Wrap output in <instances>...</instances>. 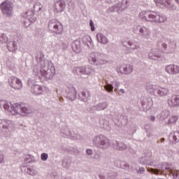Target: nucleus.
Returning <instances> with one entry per match:
<instances>
[{"mask_svg": "<svg viewBox=\"0 0 179 179\" xmlns=\"http://www.w3.org/2000/svg\"><path fill=\"white\" fill-rule=\"evenodd\" d=\"M33 156L31 155H27V157L25 158V162L27 163H31L32 160H33Z\"/></svg>", "mask_w": 179, "mask_h": 179, "instance_id": "obj_40", "label": "nucleus"}, {"mask_svg": "<svg viewBox=\"0 0 179 179\" xmlns=\"http://www.w3.org/2000/svg\"><path fill=\"white\" fill-rule=\"evenodd\" d=\"M120 69L122 73H125L127 75L128 73H132V71H134V67H132V66L129 64H124L123 66H121Z\"/></svg>", "mask_w": 179, "mask_h": 179, "instance_id": "obj_19", "label": "nucleus"}, {"mask_svg": "<svg viewBox=\"0 0 179 179\" xmlns=\"http://www.w3.org/2000/svg\"><path fill=\"white\" fill-rule=\"evenodd\" d=\"M168 104L170 107H178L179 95H173L169 99H168Z\"/></svg>", "mask_w": 179, "mask_h": 179, "instance_id": "obj_16", "label": "nucleus"}, {"mask_svg": "<svg viewBox=\"0 0 179 179\" xmlns=\"http://www.w3.org/2000/svg\"><path fill=\"white\" fill-rule=\"evenodd\" d=\"M167 93H169V90H167V88H161L158 91V94H159V96H166Z\"/></svg>", "mask_w": 179, "mask_h": 179, "instance_id": "obj_33", "label": "nucleus"}, {"mask_svg": "<svg viewBox=\"0 0 179 179\" xmlns=\"http://www.w3.org/2000/svg\"><path fill=\"white\" fill-rule=\"evenodd\" d=\"M11 115H14V117H16V115H21L22 117H26L27 115V113H11Z\"/></svg>", "mask_w": 179, "mask_h": 179, "instance_id": "obj_39", "label": "nucleus"}, {"mask_svg": "<svg viewBox=\"0 0 179 179\" xmlns=\"http://www.w3.org/2000/svg\"><path fill=\"white\" fill-rule=\"evenodd\" d=\"M45 66V63L44 62H41L38 65H36L33 68V73L38 78H43L44 73V67Z\"/></svg>", "mask_w": 179, "mask_h": 179, "instance_id": "obj_9", "label": "nucleus"}, {"mask_svg": "<svg viewBox=\"0 0 179 179\" xmlns=\"http://www.w3.org/2000/svg\"><path fill=\"white\" fill-rule=\"evenodd\" d=\"M140 164H144L145 166H147L148 164V157L143 156L141 157L139 160H138Z\"/></svg>", "mask_w": 179, "mask_h": 179, "instance_id": "obj_30", "label": "nucleus"}, {"mask_svg": "<svg viewBox=\"0 0 179 179\" xmlns=\"http://www.w3.org/2000/svg\"><path fill=\"white\" fill-rule=\"evenodd\" d=\"M148 118L150 120V121H155V120H156L155 116H149Z\"/></svg>", "mask_w": 179, "mask_h": 179, "instance_id": "obj_47", "label": "nucleus"}, {"mask_svg": "<svg viewBox=\"0 0 179 179\" xmlns=\"http://www.w3.org/2000/svg\"><path fill=\"white\" fill-rule=\"evenodd\" d=\"M112 146L115 150H118L119 152H124L128 149V145L122 141H115L113 142Z\"/></svg>", "mask_w": 179, "mask_h": 179, "instance_id": "obj_10", "label": "nucleus"}, {"mask_svg": "<svg viewBox=\"0 0 179 179\" xmlns=\"http://www.w3.org/2000/svg\"><path fill=\"white\" fill-rule=\"evenodd\" d=\"M94 72V69L90 66L84 67V75H92Z\"/></svg>", "mask_w": 179, "mask_h": 179, "instance_id": "obj_26", "label": "nucleus"}, {"mask_svg": "<svg viewBox=\"0 0 179 179\" xmlns=\"http://www.w3.org/2000/svg\"><path fill=\"white\" fill-rule=\"evenodd\" d=\"M137 30H138L139 33H141V36H143L144 38H149V37H150V30L145 27L138 25Z\"/></svg>", "mask_w": 179, "mask_h": 179, "instance_id": "obj_12", "label": "nucleus"}, {"mask_svg": "<svg viewBox=\"0 0 179 179\" xmlns=\"http://www.w3.org/2000/svg\"><path fill=\"white\" fill-rule=\"evenodd\" d=\"M0 8L3 15H5L6 17H11L13 15V7L9 1H4L1 3Z\"/></svg>", "mask_w": 179, "mask_h": 179, "instance_id": "obj_6", "label": "nucleus"}, {"mask_svg": "<svg viewBox=\"0 0 179 179\" xmlns=\"http://www.w3.org/2000/svg\"><path fill=\"white\" fill-rule=\"evenodd\" d=\"M129 45H130V48L131 50H137L139 48V43L138 42H128Z\"/></svg>", "mask_w": 179, "mask_h": 179, "instance_id": "obj_29", "label": "nucleus"}, {"mask_svg": "<svg viewBox=\"0 0 179 179\" xmlns=\"http://www.w3.org/2000/svg\"><path fill=\"white\" fill-rule=\"evenodd\" d=\"M76 75H85V67L78 66L75 68Z\"/></svg>", "mask_w": 179, "mask_h": 179, "instance_id": "obj_28", "label": "nucleus"}, {"mask_svg": "<svg viewBox=\"0 0 179 179\" xmlns=\"http://www.w3.org/2000/svg\"><path fill=\"white\" fill-rule=\"evenodd\" d=\"M162 46L163 47V48H164V50H166V48H167V44H166V43H162Z\"/></svg>", "mask_w": 179, "mask_h": 179, "instance_id": "obj_48", "label": "nucleus"}, {"mask_svg": "<svg viewBox=\"0 0 179 179\" xmlns=\"http://www.w3.org/2000/svg\"><path fill=\"white\" fill-rule=\"evenodd\" d=\"M24 171L26 174L29 176H36V171L31 168L24 167Z\"/></svg>", "mask_w": 179, "mask_h": 179, "instance_id": "obj_27", "label": "nucleus"}, {"mask_svg": "<svg viewBox=\"0 0 179 179\" xmlns=\"http://www.w3.org/2000/svg\"><path fill=\"white\" fill-rule=\"evenodd\" d=\"M0 104H3V108H4V110H6V111H9L10 106H9V103H8V101H6L5 100H1V101H0Z\"/></svg>", "mask_w": 179, "mask_h": 179, "instance_id": "obj_32", "label": "nucleus"}, {"mask_svg": "<svg viewBox=\"0 0 179 179\" xmlns=\"http://www.w3.org/2000/svg\"><path fill=\"white\" fill-rule=\"evenodd\" d=\"M48 29L56 34H62V32L64 31V27H62V24H61L59 21L55 19L49 21Z\"/></svg>", "mask_w": 179, "mask_h": 179, "instance_id": "obj_5", "label": "nucleus"}, {"mask_svg": "<svg viewBox=\"0 0 179 179\" xmlns=\"http://www.w3.org/2000/svg\"><path fill=\"white\" fill-rule=\"evenodd\" d=\"M148 171L155 176H169L171 174L173 179H179V170H173L171 167H161L159 169L148 168Z\"/></svg>", "mask_w": 179, "mask_h": 179, "instance_id": "obj_2", "label": "nucleus"}, {"mask_svg": "<svg viewBox=\"0 0 179 179\" xmlns=\"http://www.w3.org/2000/svg\"><path fill=\"white\" fill-rule=\"evenodd\" d=\"M1 179V178H0Z\"/></svg>", "mask_w": 179, "mask_h": 179, "instance_id": "obj_56", "label": "nucleus"}, {"mask_svg": "<svg viewBox=\"0 0 179 179\" xmlns=\"http://www.w3.org/2000/svg\"><path fill=\"white\" fill-rule=\"evenodd\" d=\"M86 153H87L90 156H92V155H93V151L92 149L88 148L86 150Z\"/></svg>", "mask_w": 179, "mask_h": 179, "instance_id": "obj_44", "label": "nucleus"}, {"mask_svg": "<svg viewBox=\"0 0 179 179\" xmlns=\"http://www.w3.org/2000/svg\"><path fill=\"white\" fill-rule=\"evenodd\" d=\"M115 85H116L117 87H119L120 86V83H116Z\"/></svg>", "mask_w": 179, "mask_h": 179, "instance_id": "obj_52", "label": "nucleus"}, {"mask_svg": "<svg viewBox=\"0 0 179 179\" xmlns=\"http://www.w3.org/2000/svg\"><path fill=\"white\" fill-rule=\"evenodd\" d=\"M88 61L91 65L95 66H101L107 64V60L103 59V55L100 52H91L88 57Z\"/></svg>", "mask_w": 179, "mask_h": 179, "instance_id": "obj_4", "label": "nucleus"}, {"mask_svg": "<svg viewBox=\"0 0 179 179\" xmlns=\"http://www.w3.org/2000/svg\"><path fill=\"white\" fill-rule=\"evenodd\" d=\"M12 45L13 47L10 45H7V48L9 51L13 52V51H16L17 50V45H16V43L13 42Z\"/></svg>", "mask_w": 179, "mask_h": 179, "instance_id": "obj_31", "label": "nucleus"}, {"mask_svg": "<svg viewBox=\"0 0 179 179\" xmlns=\"http://www.w3.org/2000/svg\"><path fill=\"white\" fill-rule=\"evenodd\" d=\"M0 129H6L8 132H13L16 127L11 120L3 119L0 120Z\"/></svg>", "mask_w": 179, "mask_h": 179, "instance_id": "obj_8", "label": "nucleus"}, {"mask_svg": "<svg viewBox=\"0 0 179 179\" xmlns=\"http://www.w3.org/2000/svg\"><path fill=\"white\" fill-rule=\"evenodd\" d=\"M115 92H117V89H115Z\"/></svg>", "mask_w": 179, "mask_h": 179, "instance_id": "obj_54", "label": "nucleus"}, {"mask_svg": "<svg viewBox=\"0 0 179 179\" xmlns=\"http://www.w3.org/2000/svg\"><path fill=\"white\" fill-rule=\"evenodd\" d=\"M55 73V70H54L53 73L51 70H44L43 77L45 78V79H52L54 78V74Z\"/></svg>", "mask_w": 179, "mask_h": 179, "instance_id": "obj_23", "label": "nucleus"}, {"mask_svg": "<svg viewBox=\"0 0 179 179\" xmlns=\"http://www.w3.org/2000/svg\"><path fill=\"white\" fill-rule=\"evenodd\" d=\"M65 6H66L65 1L62 0L57 1L55 4V10L57 12V13H61V12H64Z\"/></svg>", "mask_w": 179, "mask_h": 179, "instance_id": "obj_14", "label": "nucleus"}, {"mask_svg": "<svg viewBox=\"0 0 179 179\" xmlns=\"http://www.w3.org/2000/svg\"><path fill=\"white\" fill-rule=\"evenodd\" d=\"M61 134H63V135H66V136H69L71 139H73V141H76V139H80V135L78 134H72V131H71V129L69 128H66V130L64 131H62Z\"/></svg>", "mask_w": 179, "mask_h": 179, "instance_id": "obj_13", "label": "nucleus"}, {"mask_svg": "<svg viewBox=\"0 0 179 179\" xmlns=\"http://www.w3.org/2000/svg\"><path fill=\"white\" fill-rule=\"evenodd\" d=\"M2 163H5V157L3 154H0V164Z\"/></svg>", "mask_w": 179, "mask_h": 179, "instance_id": "obj_42", "label": "nucleus"}, {"mask_svg": "<svg viewBox=\"0 0 179 179\" xmlns=\"http://www.w3.org/2000/svg\"><path fill=\"white\" fill-rule=\"evenodd\" d=\"M120 92H121V93H125V91L124 90V89H120Z\"/></svg>", "mask_w": 179, "mask_h": 179, "instance_id": "obj_50", "label": "nucleus"}, {"mask_svg": "<svg viewBox=\"0 0 179 179\" xmlns=\"http://www.w3.org/2000/svg\"><path fill=\"white\" fill-rule=\"evenodd\" d=\"M90 26L91 27L92 31H94L95 28H94V23L93 22V20H90Z\"/></svg>", "mask_w": 179, "mask_h": 179, "instance_id": "obj_41", "label": "nucleus"}, {"mask_svg": "<svg viewBox=\"0 0 179 179\" xmlns=\"http://www.w3.org/2000/svg\"><path fill=\"white\" fill-rule=\"evenodd\" d=\"M170 138H173V143H178L179 142V132L178 131H173L170 134Z\"/></svg>", "mask_w": 179, "mask_h": 179, "instance_id": "obj_24", "label": "nucleus"}, {"mask_svg": "<svg viewBox=\"0 0 179 179\" xmlns=\"http://www.w3.org/2000/svg\"><path fill=\"white\" fill-rule=\"evenodd\" d=\"M69 153H70V155H79V150L77 148H70L69 149Z\"/></svg>", "mask_w": 179, "mask_h": 179, "instance_id": "obj_34", "label": "nucleus"}, {"mask_svg": "<svg viewBox=\"0 0 179 179\" xmlns=\"http://www.w3.org/2000/svg\"><path fill=\"white\" fill-rule=\"evenodd\" d=\"M127 117H126V122H127Z\"/></svg>", "mask_w": 179, "mask_h": 179, "instance_id": "obj_55", "label": "nucleus"}, {"mask_svg": "<svg viewBox=\"0 0 179 179\" xmlns=\"http://www.w3.org/2000/svg\"><path fill=\"white\" fill-rule=\"evenodd\" d=\"M179 4V0H175Z\"/></svg>", "mask_w": 179, "mask_h": 179, "instance_id": "obj_53", "label": "nucleus"}, {"mask_svg": "<svg viewBox=\"0 0 179 179\" xmlns=\"http://www.w3.org/2000/svg\"><path fill=\"white\" fill-rule=\"evenodd\" d=\"M62 166L63 169H69L71 167V159L65 158L62 161Z\"/></svg>", "mask_w": 179, "mask_h": 179, "instance_id": "obj_25", "label": "nucleus"}, {"mask_svg": "<svg viewBox=\"0 0 179 179\" xmlns=\"http://www.w3.org/2000/svg\"><path fill=\"white\" fill-rule=\"evenodd\" d=\"M11 109H12V110H10V113H12V111H14L15 113H17V111H19V110H20V111H22V113H27V111H28L27 107L23 106L20 103L13 104L11 106Z\"/></svg>", "mask_w": 179, "mask_h": 179, "instance_id": "obj_15", "label": "nucleus"}, {"mask_svg": "<svg viewBox=\"0 0 179 179\" xmlns=\"http://www.w3.org/2000/svg\"><path fill=\"white\" fill-rule=\"evenodd\" d=\"M81 95L83 96V97H87V96L86 95V92L85 91H83L81 92Z\"/></svg>", "mask_w": 179, "mask_h": 179, "instance_id": "obj_46", "label": "nucleus"}, {"mask_svg": "<svg viewBox=\"0 0 179 179\" xmlns=\"http://www.w3.org/2000/svg\"><path fill=\"white\" fill-rule=\"evenodd\" d=\"M94 146L103 150H107L110 146V140L104 135L95 136L92 139Z\"/></svg>", "mask_w": 179, "mask_h": 179, "instance_id": "obj_3", "label": "nucleus"}, {"mask_svg": "<svg viewBox=\"0 0 179 179\" xmlns=\"http://www.w3.org/2000/svg\"><path fill=\"white\" fill-rule=\"evenodd\" d=\"M105 89L107 90V92H113L114 87H113L111 85H108L105 86Z\"/></svg>", "mask_w": 179, "mask_h": 179, "instance_id": "obj_38", "label": "nucleus"}, {"mask_svg": "<svg viewBox=\"0 0 179 179\" xmlns=\"http://www.w3.org/2000/svg\"><path fill=\"white\" fill-rule=\"evenodd\" d=\"M0 41L1 43H8V36L5 34H2L0 36Z\"/></svg>", "mask_w": 179, "mask_h": 179, "instance_id": "obj_35", "label": "nucleus"}, {"mask_svg": "<svg viewBox=\"0 0 179 179\" xmlns=\"http://www.w3.org/2000/svg\"><path fill=\"white\" fill-rule=\"evenodd\" d=\"M137 173H139L140 174H143V173H145V168L140 167Z\"/></svg>", "mask_w": 179, "mask_h": 179, "instance_id": "obj_43", "label": "nucleus"}, {"mask_svg": "<svg viewBox=\"0 0 179 179\" xmlns=\"http://www.w3.org/2000/svg\"><path fill=\"white\" fill-rule=\"evenodd\" d=\"M155 57H156V58H160L162 57V55L157 54L156 55V53H154Z\"/></svg>", "mask_w": 179, "mask_h": 179, "instance_id": "obj_49", "label": "nucleus"}, {"mask_svg": "<svg viewBox=\"0 0 179 179\" xmlns=\"http://www.w3.org/2000/svg\"><path fill=\"white\" fill-rule=\"evenodd\" d=\"M96 38L99 43H101V44H107V43H108V39H107V37L102 34H97Z\"/></svg>", "mask_w": 179, "mask_h": 179, "instance_id": "obj_22", "label": "nucleus"}, {"mask_svg": "<svg viewBox=\"0 0 179 179\" xmlns=\"http://www.w3.org/2000/svg\"><path fill=\"white\" fill-rule=\"evenodd\" d=\"M108 3H115V6L110 7L109 9L110 12H115L121 8V2L120 0H107Z\"/></svg>", "mask_w": 179, "mask_h": 179, "instance_id": "obj_18", "label": "nucleus"}, {"mask_svg": "<svg viewBox=\"0 0 179 179\" xmlns=\"http://www.w3.org/2000/svg\"><path fill=\"white\" fill-rule=\"evenodd\" d=\"M155 2L157 6H167V5H171V0H155Z\"/></svg>", "mask_w": 179, "mask_h": 179, "instance_id": "obj_21", "label": "nucleus"}, {"mask_svg": "<svg viewBox=\"0 0 179 179\" xmlns=\"http://www.w3.org/2000/svg\"><path fill=\"white\" fill-rule=\"evenodd\" d=\"M140 16L142 20H145V22H151L152 23H164L166 20H167V17L161 14L159 12H148V11H142L140 13Z\"/></svg>", "mask_w": 179, "mask_h": 179, "instance_id": "obj_1", "label": "nucleus"}, {"mask_svg": "<svg viewBox=\"0 0 179 179\" xmlns=\"http://www.w3.org/2000/svg\"><path fill=\"white\" fill-rule=\"evenodd\" d=\"M41 159L43 162H47L48 159V154L43 152L41 155Z\"/></svg>", "mask_w": 179, "mask_h": 179, "instance_id": "obj_37", "label": "nucleus"}, {"mask_svg": "<svg viewBox=\"0 0 179 179\" xmlns=\"http://www.w3.org/2000/svg\"><path fill=\"white\" fill-rule=\"evenodd\" d=\"M99 127L102 128V129H105V131H110V128L108 125V121L104 119L99 120Z\"/></svg>", "mask_w": 179, "mask_h": 179, "instance_id": "obj_20", "label": "nucleus"}, {"mask_svg": "<svg viewBox=\"0 0 179 179\" xmlns=\"http://www.w3.org/2000/svg\"><path fill=\"white\" fill-rule=\"evenodd\" d=\"M178 120V117L176 115L172 116L169 118V124H176Z\"/></svg>", "mask_w": 179, "mask_h": 179, "instance_id": "obj_36", "label": "nucleus"}, {"mask_svg": "<svg viewBox=\"0 0 179 179\" xmlns=\"http://www.w3.org/2000/svg\"><path fill=\"white\" fill-rule=\"evenodd\" d=\"M31 93L35 94L36 96H38V94H43L44 90H43V86L40 85H34L31 89Z\"/></svg>", "mask_w": 179, "mask_h": 179, "instance_id": "obj_17", "label": "nucleus"}, {"mask_svg": "<svg viewBox=\"0 0 179 179\" xmlns=\"http://www.w3.org/2000/svg\"><path fill=\"white\" fill-rule=\"evenodd\" d=\"M147 166H152V167H157V165L155 164V162H148V164H147Z\"/></svg>", "mask_w": 179, "mask_h": 179, "instance_id": "obj_45", "label": "nucleus"}, {"mask_svg": "<svg viewBox=\"0 0 179 179\" xmlns=\"http://www.w3.org/2000/svg\"><path fill=\"white\" fill-rule=\"evenodd\" d=\"M8 85L15 90H20L22 87H23L22 80L19 79L16 76H10L8 78Z\"/></svg>", "mask_w": 179, "mask_h": 179, "instance_id": "obj_7", "label": "nucleus"}, {"mask_svg": "<svg viewBox=\"0 0 179 179\" xmlns=\"http://www.w3.org/2000/svg\"><path fill=\"white\" fill-rule=\"evenodd\" d=\"M160 141H161V142H164V141H166V138H162Z\"/></svg>", "mask_w": 179, "mask_h": 179, "instance_id": "obj_51", "label": "nucleus"}, {"mask_svg": "<svg viewBox=\"0 0 179 179\" xmlns=\"http://www.w3.org/2000/svg\"><path fill=\"white\" fill-rule=\"evenodd\" d=\"M165 71L170 75H177L179 73V66L176 64H170L166 66Z\"/></svg>", "mask_w": 179, "mask_h": 179, "instance_id": "obj_11", "label": "nucleus"}]
</instances>
